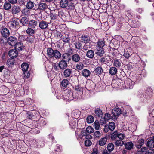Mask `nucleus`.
Here are the masks:
<instances>
[{
  "instance_id": "f257e3e1",
  "label": "nucleus",
  "mask_w": 154,
  "mask_h": 154,
  "mask_svg": "<svg viewBox=\"0 0 154 154\" xmlns=\"http://www.w3.org/2000/svg\"><path fill=\"white\" fill-rule=\"evenodd\" d=\"M8 25L12 29H14L18 27L19 25L18 19L15 18L12 19L8 23Z\"/></svg>"
},
{
  "instance_id": "f03ea898",
  "label": "nucleus",
  "mask_w": 154,
  "mask_h": 154,
  "mask_svg": "<svg viewBox=\"0 0 154 154\" xmlns=\"http://www.w3.org/2000/svg\"><path fill=\"white\" fill-rule=\"evenodd\" d=\"M73 94L71 91H68L63 95V99L66 100L70 101L73 98Z\"/></svg>"
},
{
  "instance_id": "7ed1b4c3",
  "label": "nucleus",
  "mask_w": 154,
  "mask_h": 154,
  "mask_svg": "<svg viewBox=\"0 0 154 154\" xmlns=\"http://www.w3.org/2000/svg\"><path fill=\"white\" fill-rule=\"evenodd\" d=\"M17 38L13 36L9 37L8 40V44L11 46H14L17 42Z\"/></svg>"
},
{
  "instance_id": "20e7f679",
  "label": "nucleus",
  "mask_w": 154,
  "mask_h": 154,
  "mask_svg": "<svg viewBox=\"0 0 154 154\" xmlns=\"http://www.w3.org/2000/svg\"><path fill=\"white\" fill-rule=\"evenodd\" d=\"M18 54L17 51L15 49L11 50L9 52V55L11 58L14 59L16 57Z\"/></svg>"
},
{
  "instance_id": "39448f33",
  "label": "nucleus",
  "mask_w": 154,
  "mask_h": 154,
  "mask_svg": "<svg viewBox=\"0 0 154 154\" xmlns=\"http://www.w3.org/2000/svg\"><path fill=\"white\" fill-rule=\"evenodd\" d=\"M10 31L9 29L7 28L2 29L1 31V34L3 37L7 38L10 35Z\"/></svg>"
},
{
  "instance_id": "423d86ee",
  "label": "nucleus",
  "mask_w": 154,
  "mask_h": 154,
  "mask_svg": "<svg viewBox=\"0 0 154 154\" xmlns=\"http://www.w3.org/2000/svg\"><path fill=\"white\" fill-rule=\"evenodd\" d=\"M112 113L115 119H116V117L121 114V110L119 108H115L112 110Z\"/></svg>"
},
{
  "instance_id": "0eeeda50",
  "label": "nucleus",
  "mask_w": 154,
  "mask_h": 154,
  "mask_svg": "<svg viewBox=\"0 0 154 154\" xmlns=\"http://www.w3.org/2000/svg\"><path fill=\"white\" fill-rule=\"evenodd\" d=\"M124 116H132L133 115V111L131 108L130 106H128L127 109L124 113Z\"/></svg>"
},
{
  "instance_id": "6e6552de",
  "label": "nucleus",
  "mask_w": 154,
  "mask_h": 154,
  "mask_svg": "<svg viewBox=\"0 0 154 154\" xmlns=\"http://www.w3.org/2000/svg\"><path fill=\"white\" fill-rule=\"evenodd\" d=\"M59 5L61 8H66L68 5V0H61Z\"/></svg>"
},
{
  "instance_id": "1a4fd4ad",
  "label": "nucleus",
  "mask_w": 154,
  "mask_h": 154,
  "mask_svg": "<svg viewBox=\"0 0 154 154\" xmlns=\"http://www.w3.org/2000/svg\"><path fill=\"white\" fill-rule=\"evenodd\" d=\"M58 65L60 68L62 69H64L67 66L66 62L65 60H61L59 63Z\"/></svg>"
},
{
  "instance_id": "9d476101",
  "label": "nucleus",
  "mask_w": 154,
  "mask_h": 154,
  "mask_svg": "<svg viewBox=\"0 0 154 154\" xmlns=\"http://www.w3.org/2000/svg\"><path fill=\"white\" fill-rule=\"evenodd\" d=\"M20 11V9L19 6H14L12 8L11 12L12 13L14 14H16Z\"/></svg>"
},
{
  "instance_id": "9b49d317",
  "label": "nucleus",
  "mask_w": 154,
  "mask_h": 154,
  "mask_svg": "<svg viewBox=\"0 0 154 154\" xmlns=\"http://www.w3.org/2000/svg\"><path fill=\"white\" fill-rule=\"evenodd\" d=\"M48 8V6L46 3H41L38 5V9L40 10L44 11Z\"/></svg>"
},
{
  "instance_id": "f8f14e48",
  "label": "nucleus",
  "mask_w": 154,
  "mask_h": 154,
  "mask_svg": "<svg viewBox=\"0 0 154 154\" xmlns=\"http://www.w3.org/2000/svg\"><path fill=\"white\" fill-rule=\"evenodd\" d=\"M81 42L85 43H87L89 42L90 41V38L89 36L87 35H82L81 37Z\"/></svg>"
},
{
  "instance_id": "ddd939ff",
  "label": "nucleus",
  "mask_w": 154,
  "mask_h": 154,
  "mask_svg": "<svg viewBox=\"0 0 154 154\" xmlns=\"http://www.w3.org/2000/svg\"><path fill=\"white\" fill-rule=\"evenodd\" d=\"M81 57L78 54H73L71 57L72 60L75 62H79L80 59Z\"/></svg>"
},
{
  "instance_id": "4468645a",
  "label": "nucleus",
  "mask_w": 154,
  "mask_h": 154,
  "mask_svg": "<svg viewBox=\"0 0 154 154\" xmlns=\"http://www.w3.org/2000/svg\"><path fill=\"white\" fill-rule=\"evenodd\" d=\"M48 26V23L45 21L42 20L39 24V27L42 29H46Z\"/></svg>"
},
{
  "instance_id": "2eb2a0df",
  "label": "nucleus",
  "mask_w": 154,
  "mask_h": 154,
  "mask_svg": "<svg viewBox=\"0 0 154 154\" xmlns=\"http://www.w3.org/2000/svg\"><path fill=\"white\" fill-rule=\"evenodd\" d=\"M94 115L96 118H97V117H102L103 115L102 111L100 109H96L95 111Z\"/></svg>"
},
{
  "instance_id": "dca6fc26",
  "label": "nucleus",
  "mask_w": 154,
  "mask_h": 154,
  "mask_svg": "<svg viewBox=\"0 0 154 154\" xmlns=\"http://www.w3.org/2000/svg\"><path fill=\"white\" fill-rule=\"evenodd\" d=\"M112 62L113 63V66L117 68H119L121 66V63L119 60L116 59L114 61H112Z\"/></svg>"
},
{
  "instance_id": "f3484780",
  "label": "nucleus",
  "mask_w": 154,
  "mask_h": 154,
  "mask_svg": "<svg viewBox=\"0 0 154 154\" xmlns=\"http://www.w3.org/2000/svg\"><path fill=\"white\" fill-rule=\"evenodd\" d=\"M72 73L71 69H66L63 72V75L65 77H70Z\"/></svg>"
},
{
  "instance_id": "a211bd4d",
  "label": "nucleus",
  "mask_w": 154,
  "mask_h": 154,
  "mask_svg": "<svg viewBox=\"0 0 154 154\" xmlns=\"http://www.w3.org/2000/svg\"><path fill=\"white\" fill-rule=\"evenodd\" d=\"M28 24L30 27L35 28L37 25V22L34 20H32L29 22Z\"/></svg>"
},
{
  "instance_id": "6ab92c4d",
  "label": "nucleus",
  "mask_w": 154,
  "mask_h": 154,
  "mask_svg": "<svg viewBox=\"0 0 154 154\" xmlns=\"http://www.w3.org/2000/svg\"><path fill=\"white\" fill-rule=\"evenodd\" d=\"M124 145L126 149L129 150L132 149L134 146L133 143L131 142L126 143L124 144Z\"/></svg>"
},
{
  "instance_id": "aec40b11",
  "label": "nucleus",
  "mask_w": 154,
  "mask_h": 154,
  "mask_svg": "<svg viewBox=\"0 0 154 154\" xmlns=\"http://www.w3.org/2000/svg\"><path fill=\"white\" fill-rule=\"evenodd\" d=\"M20 21L23 26H26L29 23V20L25 17H22Z\"/></svg>"
},
{
  "instance_id": "412c9836",
  "label": "nucleus",
  "mask_w": 154,
  "mask_h": 154,
  "mask_svg": "<svg viewBox=\"0 0 154 154\" xmlns=\"http://www.w3.org/2000/svg\"><path fill=\"white\" fill-rule=\"evenodd\" d=\"M134 83V82H132L130 80H129L128 81H127L126 83H125V85L126 86L127 88L132 89L133 88Z\"/></svg>"
},
{
  "instance_id": "4be33fe9",
  "label": "nucleus",
  "mask_w": 154,
  "mask_h": 154,
  "mask_svg": "<svg viewBox=\"0 0 154 154\" xmlns=\"http://www.w3.org/2000/svg\"><path fill=\"white\" fill-rule=\"evenodd\" d=\"M86 55L87 57L92 59L94 56V53L93 50H89L86 52Z\"/></svg>"
},
{
  "instance_id": "5701e85b",
  "label": "nucleus",
  "mask_w": 154,
  "mask_h": 154,
  "mask_svg": "<svg viewBox=\"0 0 154 154\" xmlns=\"http://www.w3.org/2000/svg\"><path fill=\"white\" fill-rule=\"evenodd\" d=\"M91 73V72L89 70L86 69H84L82 71V75L85 77L89 76L90 75Z\"/></svg>"
},
{
  "instance_id": "b1692460",
  "label": "nucleus",
  "mask_w": 154,
  "mask_h": 154,
  "mask_svg": "<svg viewBox=\"0 0 154 154\" xmlns=\"http://www.w3.org/2000/svg\"><path fill=\"white\" fill-rule=\"evenodd\" d=\"M146 145L147 146L150 148V149H152L154 147V140L152 139L149 140Z\"/></svg>"
},
{
  "instance_id": "393cba45",
  "label": "nucleus",
  "mask_w": 154,
  "mask_h": 154,
  "mask_svg": "<svg viewBox=\"0 0 154 154\" xmlns=\"http://www.w3.org/2000/svg\"><path fill=\"white\" fill-rule=\"evenodd\" d=\"M144 140L143 139H141L138 140L136 144V146L138 148H140L144 143Z\"/></svg>"
},
{
  "instance_id": "a878e982",
  "label": "nucleus",
  "mask_w": 154,
  "mask_h": 154,
  "mask_svg": "<svg viewBox=\"0 0 154 154\" xmlns=\"http://www.w3.org/2000/svg\"><path fill=\"white\" fill-rule=\"evenodd\" d=\"M14 46L15 49L19 51L21 50L23 48V44L20 42H17Z\"/></svg>"
},
{
  "instance_id": "bb28decb",
  "label": "nucleus",
  "mask_w": 154,
  "mask_h": 154,
  "mask_svg": "<svg viewBox=\"0 0 154 154\" xmlns=\"http://www.w3.org/2000/svg\"><path fill=\"white\" fill-rule=\"evenodd\" d=\"M75 91L78 92L79 94H81L82 93L83 89L82 87L79 85L75 86L74 87Z\"/></svg>"
},
{
  "instance_id": "cd10ccee",
  "label": "nucleus",
  "mask_w": 154,
  "mask_h": 154,
  "mask_svg": "<svg viewBox=\"0 0 154 154\" xmlns=\"http://www.w3.org/2000/svg\"><path fill=\"white\" fill-rule=\"evenodd\" d=\"M104 53V51L103 48H97V52L96 53V54L98 55L99 56L101 57L103 56Z\"/></svg>"
},
{
  "instance_id": "c85d7f7f",
  "label": "nucleus",
  "mask_w": 154,
  "mask_h": 154,
  "mask_svg": "<svg viewBox=\"0 0 154 154\" xmlns=\"http://www.w3.org/2000/svg\"><path fill=\"white\" fill-rule=\"evenodd\" d=\"M117 70L116 67H112L110 68L109 73L112 75H115L117 73Z\"/></svg>"
},
{
  "instance_id": "c756f323",
  "label": "nucleus",
  "mask_w": 154,
  "mask_h": 154,
  "mask_svg": "<svg viewBox=\"0 0 154 154\" xmlns=\"http://www.w3.org/2000/svg\"><path fill=\"white\" fill-rule=\"evenodd\" d=\"M107 142V138L104 137L102 138L99 141V144L101 146L104 145Z\"/></svg>"
},
{
  "instance_id": "7c9ffc66",
  "label": "nucleus",
  "mask_w": 154,
  "mask_h": 154,
  "mask_svg": "<svg viewBox=\"0 0 154 154\" xmlns=\"http://www.w3.org/2000/svg\"><path fill=\"white\" fill-rule=\"evenodd\" d=\"M95 73L98 75H100L103 72V70L100 66L97 67L94 70Z\"/></svg>"
},
{
  "instance_id": "2f4dec72",
  "label": "nucleus",
  "mask_w": 154,
  "mask_h": 154,
  "mask_svg": "<svg viewBox=\"0 0 154 154\" xmlns=\"http://www.w3.org/2000/svg\"><path fill=\"white\" fill-rule=\"evenodd\" d=\"M54 50L52 48H49L47 50V55L49 57L51 58L54 57Z\"/></svg>"
},
{
  "instance_id": "473e14b6",
  "label": "nucleus",
  "mask_w": 154,
  "mask_h": 154,
  "mask_svg": "<svg viewBox=\"0 0 154 154\" xmlns=\"http://www.w3.org/2000/svg\"><path fill=\"white\" fill-rule=\"evenodd\" d=\"M54 57L57 59H59L61 57V53L57 50H54Z\"/></svg>"
},
{
  "instance_id": "72a5a7b5",
  "label": "nucleus",
  "mask_w": 154,
  "mask_h": 154,
  "mask_svg": "<svg viewBox=\"0 0 154 154\" xmlns=\"http://www.w3.org/2000/svg\"><path fill=\"white\" fill-rule=\"evenodd\" d=\"M14 61L13 59H8L7 60L6 64L9 67H12L14 64Z\"/></svg>"
},
{
  "instance_id": "f704fd0d",
  "label": "nucleus",
  "mask_w": 154,
  "mask_h": 154,
  "mask_svg": "<svg viewBox=\"0 0 154 154\" xmlns=\"http://www.w3.org/2000/svg\"><path fill=\"white\" fill-rule=\"evenodd\" d=\"M21 67L22 70L23 71L26 72L27 71L29 68L28 64L26 63H23L21 65Z\"/></svg>"
},
{
  "instance_id": "c9c22d12",
  "label": "nucleus",
  "mask_w": 154,
  "mask_h": 154,
  "mask_svg": "<svg viewBox=\"0 0 154 154\" xmlns=\"http://www.w3.org/2000/svg\"><path fill=\"white\" fill-rule=\"evenodd\" d=\"M94 120L93 116L91 115L89 116H88L86 119L87 122L88 123H92Z\"/></svg>"
},
{
  "instance_id": "e433bc0d",
  "label": "nucleus",
  "mask_w": 154,
  "mask_h": 154,
  "mask_svg": "<svg viewBox=\"0 0 154 154\" xmlns=\"http://www.w3.org/2000/svg\"><path fill=\"white\" fill-rule=\"evenodd\" d=\"M100 124L99 121L96 120L94 123L93 127L96 130H99L100 128Z\"/></svg>"
},
{
  "instance_id": "4c0bfd02",
  "label": "nucleus",
  "mask_w": 154,
  "mask_h": 154,
  "mask_svg": "<svg viewBox=\"0 0 154 154\" xmlns=\"http://www.w3.org/2000/svg\"><path fill=\"white\" fill-rule=\"evenodd\" d=\"M115 144L117 146H122L124 144V142L121 140H116L115 142Z\"/></svg>"
},
{
  "instance_id": "58836bf2",
  "label": "nucleus",
  "mask_w": 154,
  "mask_h": 154,
  "mask_svg": "<svg viewBox=\"0 0 154 154\" xmlns=\"http://www.w3.org/2000/svg\"><path fill=\"white\" fill-rule=\"evenodd\" d=\"M104 118L106 120H109L110 119H112V120L115 119V118L112 115L111 116V115L109 113L105 114Z\"/></svg>"
},
{
  "instance_id": "ea45409f",
  "label": "nucleus",
  "mask_w": 154,
  "mask_h": 154,
  "mask_svg": "<svg viewBox=\"0 0 154 154\" xmlns=\"http://www.w3.org/2000/svg\"><path fill=\"white\" fill-rule=\"evenodd\" d=\"M29 9L27 8H25L22 11V13L23 15H29L30 14V12Z\"/></svg>"
},
{
  "instance_id": "a19ab883",
  "label": "nucleus",
  "mask_w": 154,
  "mask_h": 154,
  "mask_svg": "<svg viewBox=\"0 0 154 154\" xmlns=\"http://www.w3.org/2000/svg\"><path fill=\"white\" fill-rule=\"evenodd\" d=\"M97 48H103L105 45L104 42L103 41L99 40L97 43Z\"/></svg>"
},
{
  "instance_id": "79ce46f5",
  "label": "nucleus",
  "mask_w": 154,
  "mask_h": 154,
  "mask_svg": "<svg viewBox=\"0 0 154 154\" xmlns=\"http://www.w3.org/2000/svg\"><path fill=\"white\" fill-rule=\"evenodd\" d=\"M116 127V125L114 122H111L109 123V129L111 131L113 130Z\"/></svg>"
},
{
  "instance_id": "37998d69",
  "label": "nucleus",
  "mask_w": 154,
  "mask_h": 154,
  "mask_svg": "<svg viewBox=\"0 0 154 154\" xmlns=\"http://www.w3.org/2000/svg\"><path fill=\"white\" fill-rule=\"evenodd\" d=\"M11 8V5L9 2H6L4 3V8L5 9L8 10Z\"/></svg>"
},
{
  "instance_id": "c03bdc74",
  "label": "nucleus",
  "mask_w": 154,
  "mask_h": 154,
  "mask_svg": "<svg viewBox=\"0 0 154 154\" xmlns=\"http://www.w3.org/2000/svg\"><path fill=\"white\" fill-rule=\"evenodd\" d=\"M34 6L33 3L31 1L28 2L26 5L27 8L30 9H32L33 8Z\"/></svg>"
},
{
  "instance_id": "a18cd8bd",
  "label": "nucleus",
  "mask_w": 154,
  "mask_h": 154,
  "mask_svg": "<svg viewBox=\"0 0 154 154\" xmlns=\"http://www.w3.org/2000/svg\"><path fill=\"white\" fill-rule=\"evenodd\" d=\"M69 81L66 79H63L61 82V85L62 86L66 88L68 85Z\"/></svg>"
},
{
  "instance_id": "49530a36",
  "label": "nucleus",
  "mask_w": 154,
  "mask_h": 154,
  "mask_svg": "<svg viewBox=\"0 0 154 154\" xmlns=\"http://www.w3.org/2000/svg\"><path fill=\"white\" fill-rule=\"evenodd\" d=\"M69 125L72 129L75 128L76 126V122L73 120H71L69 122Z\"/></svg>"
},
{
  "instance_id": "de8ad7c7",
  "label": "nucleus",
  "mask_w": 154,
  "mask_h": 154,
  "mask_svg": "<svg viewBox=\"0 0 154 154\" xmlns=\"http://www.w3.org/2000/svg\"><path fill=\"white\" fill-rule=\"evenodd\" d=\"M27 34L31 35H32L34 34V30L30 28H28L26 31Z\"/></svg>"
},
{
  "instance_id": "09e8293b",
  "label": "nucleus",
  "mask_w": 154,
  "mask_h": 154,
  "mask_svg": "<svg viewBox=\"0 0 154 154\" xmlns=\"http://www.w3.org/2000/svg\"><path fill=\"white\" fill-rule=\"evenodd\" d=\"M84 66L83 64L82 63H79L77 64L76 65V68L78 70H81L82 69Z\"/></svg>"
},
{
  "instance_id": "8fccbe9b",
  "label": "nucleus",
  "mask_w": 154,
  "mask_h": 154,
  "mask_svg": "<svg viewBox=\"0 0 154 154\" xmlns=\"http://www.w3.org/2000/svg\"><path fill=\"white\" fill-rule=\"evenodd\" d=\"M107 148L109 151H112L114 149V145L112 143H109L108 144Z\"/></svg>"
},
{
  "instance_id": "3c124183",
  "label": "nucleus",
  "mask_w": 154,
  "mask_h": 154,
  "mask_svg": "<svg viewBox=\"0 0 154 154\" xmlns=\"http://www.w3.org/2000/svg\"><path fill=\"white\" fill-rule=\"evenodd\" d=\"M86 131L88 133H93L94 131V129L90 126L88 127L86 129Z\"/></svg>"
},
{
  "instance_id": "603ef678",
  "label": "nucleus",
  "mask_w": 154,
  "mask_h": 154,
  "mask_svg": "<svg viewBox=\"0 0 154 154\" xmlns=\"http://www.w3.org/2000/svg\"><path fill=\"white\" fill-rule=\"evenodd\" d=\"M75 48L78 49H80L82 48V44L79 42H77L74 43Z\"/></svg>"
},
{
  "instance_id": "864d4df0",
  "label": "nucleus",
  "mask_w": 154,
  "mask_h": 154,
  "mask_svg": "<svg viewBox=\"0 0 154 154\" xmlns=\"http://www.w3.org/2000/svg\"><path fill=\"white\" fill-rule=\"evenodd\" d=\"M50 17L52 20H54L56 19L58 15L53 13H51L50 14Z\"/></svg>"
},
{
  "instance_id": "5fc2aeb1",
  "label": "nucleus",
  "mask_w": 154,
  "mask_h": 154,
  "mask_svg": "<svg viewBox=\"0 0 154 154\" xmlns=\"http://www.w3.org/2000/svg\"><path fill=\"white\" fill-rule=\"evenodd\" d=\"M119 133L117 131H115L112 134H111V138L112 139H115L116 137H118Z\"/></svg>"
},
{
  "instance_id": "6e6d98bb",
  "label": "nucleus",
  "mask_w": 154,
  "mask_h": 154,
  "mask_svg": "<svg viewBox=\"0 0 154 154\" xmlns=\"http://www.w3.org/2000/svg\"><path fill=\"white\" fill-rule=\"evenodd\" d=\"M131 24V26L133 28H136L139 26L138 23H136V21L134 20L132 21V23Z\"/></svg>"
},
{
  "instance_id": "4d7b16f0",
  "label": "nucleus",
  "mask_w": 154,
  "mask_h": 154,
  "mask_svg": "<svg viewBox=\"0 0 154 154\" xmlns=\"http://www.w3.org/2000/svg\"><path fill=\"white\" fill-rule=\"evenodd\" d=\"M147 149L146 147H143L141 149V151H139L137 152V154H143V152H146L147 151Z\"/></svg>"
},
{
  "instance_id": "13d9d810",
  "label": "nucleus",
  "mask_w": 154,
  "mask_h": 154,
  "mask_svg": "<svg viewBox=\"0 0 154 154\" xmlns=\"http://www.w3.org/2000/svg\"><path fill=\"white\" fill-rule=\"evenodd\" d=\"M94 135L95 137L99 138L101 136V134L99 131H96L94 133Z\"/></svg>"
},
{
  "instance_id": "bf43d9fd",
  "label": "nucleus",
  "mask_w": 154,
  "mask_h": 154,
  "mask_svg": "<svg viewBox=\"0 0 154 154\" xmlns=\"http://www.w3.org/2000/svg\"><path fill=\"white\" fill-rule=\"evenodd\" d=\"M123 56L125 58L128 59L131 56V55L128 51L125 50Z\"/></svg>"
},
{
  "instance_id": "052dcab7",
  "label": "nucleus",
  "mask_w": 154,
  "mask_h": 154,
  "mask_svg": "<svg viewBox=\"0 0 154 154\" xmlns=\"http://www.w3.org/2000/svg\"><path fill=\"white\" fill-rule=\"evenodd\" d=\"M69 54L68 53H65L63 54L62 56V59L68 60L69 58Z\"/></svg>"
},
{
  "instance_id": "680f3d73",
  "label": "nucleus",
  "mask_w": 154,
  "mask_h": 154,
  "mask_svg": "<svg viewBox=\"0 0 154 154\" xmlns=\"http://www.w3.org/2000/svg\"><path fill=\"white\" fill-rule=\"evenodd\" d=\"M125 137V135L123 133L119 134L118 135V137L120 140H123Z\"/></svg>"
},
{
  "instance_id": "e2e57ef3",
  "label": "nucleus",
  "mask_w": 154,
  "mask_h": 154,
  "mask_svg": "<svg viewBox=\"0 0 154 154\" xmlns=\"http://www.w3.org/2000/svg\"><path fill=\"white\" fill-rule=\"evenodd\" d=\"M86 135V132L85 131H82L80 134L78 135L79 137L81 139H82L83 136H85Z\"/></svg>"
},
{
  "instance_id": "0e129e2a",
  "label": "nucleus",
  "mask_w": 154,
  "mask_h": 154,
  "mask_svg": "<svg viewBox=\"0 0 154 154\" xmlns=\"http://www.w3.org/2000/svg\"><path fill=\"white\" fill-rule=\"evenodd\" d=\"M91 144V142L89 140H87L85 141V145L86 146H90Z\"/></svg>"
},
{
  "instance_id": "69168bd1",
  "label": "nucleus",
  "mask_w": 154,
  "mask_h": 154,
  "mask_svg": "<svg viewBox=\"0 0 154 154\" xmlns=\"http://www.w3.org/2000/svg\"><path fill=\"white\" fill-rule=\"evenodd\" d=\"M69 40V38L68 35L63 38V41L65 42H68Z\"/></svg>"
},
{
  "instance_id": "338daca9",
  "label": "nucleus",
  "mask_w": 154,
  "mask_h": 154,
  "mask_svg": "<svg viewBox=\"0 0 154 154\" xmlns=\"http://www.w3.org/2000/svg\"><path fill=\"white\" fill-rule=\"evenodd\" d=\"M106 120L104 118H101L100 120V124L102 125L106 123Z\"/></svg>"
},
{
  "instance_id": "774afa93",
  "label": "nucleus",
  "mask_w": 154,
  "mask_h": 154,
  "mask_svg": "<svg viewBox=\"0 0 154 154\" xmlns=\"http://www.w3.org/2000/svg\"><path fill=\"white\" fill-rule=\"evenodd\" d=\"M39 123L41 126H43L46 124V122L44 120L42 119L40 121Z\"/></svg>"
}]
</instances>
